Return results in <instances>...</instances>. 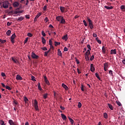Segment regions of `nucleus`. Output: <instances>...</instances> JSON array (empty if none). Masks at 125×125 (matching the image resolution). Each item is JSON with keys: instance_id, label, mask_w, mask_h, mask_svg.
Listing matches in <instances>:
<instances>
[{"instance_id": "3c124183", "label": "nucleus", "mask_w": 125, "mask_h": 125, "mask_svg": "<svg viewBox=\"0 0 125 125\" xmlns=\"http://www.w3.org/2000/svg\"><path fill=\"white\" fill-rule=\"evenodd\" d=\"M31 78H32V81H33V82H36V79H35L34 76H32Z\"/></svg>"}, {"instance_id": "c9c22d12", "label": "nucleus", "mask_w": 125, "mask_h": 125, "mask_svg": "<svg viewBox=\"0 0 125 125\" xmlns=\"http://www.w3.org/2000/svg\"><path fill=\"white\" fill-rule=\"evenodd\" d=\"M104 117L105 119H107V113L105 112L104 113Z\"/></svg>"}, {"instance_id": "393cba45", "label": "nucleus", "mask_w": 125, "mask_h": 125, "mask_svg": "<svg viewBox=\"0 0 125 125\" xmlns=\"http://www.w3.org/2000/svg\"><path fill=\"white\" fill-rule=\"evenodd\" d=\"M107 105H108V107H109V108L110 109V110H113V106H112L111 104H108Z\"/></svg>"}, {"instance_id": "ea45409f", "label": "nucleus", "mask_w": 125, "mask_h": 125, "mask_svg": "<svg viewBox=\"0 0 125 125\" xmlns=\"http://www.w3.org/2000/svg\"><path fill=\"white\" fill-rule=\"evenodd\" d=\"M60 44H61L60 42H55V46L60 45Z\"/></svg>"}, {"instance_id": "a19ab883", "label": "nucleus", "mask_w": 125, "mask_h": 125, "mask_svg": "<svg viewBox=\"0 0 125 125\" xmlns=\"http://www.w3.org/2000/svg\"><path fill=\"white\" fill-rule=\"evenodd\" d=\"M27 36H28V37L31 38L32 37H33V34H32L30 33H28Z\"/></svg>"}, {"instance_id": "f8f14e48", "label": "nucleus", "mask_w": 125, "mask_h": 125, "mask_svg": "<svg viewBox=\"0 0 125 125\" xmlns=\"http://www.w3.org/2000/svg\"><path fill=\"white\" fill-rule=\"evenodd\" d=\"M9 124L10 125H17L16 124H15V123L12 120H9Z\"/></svg>"}, {"instance_id": "680f3d73", "label": "nucleus", "mask_w": 125, "mask_h": 125, "mask_svg": "<svg viewBox=\"0 0 125 125\" xmlns=\"http://www.w3.org/2000/svg\"><path fill=\"white\" fill-rule=\"evenodd\" d=\"M109 74L110 75L113 76V73H112V70L109 71Z\"/></svg>"}, {"instance_id": "ddd939ff", "label": "nucleus", "mask_w": 125, "mask_h": 125, "mask_svg": "<svg viewBox=\"0 0 125 125\" xmlns=\"http://www.w3.org/2000/svg\"><path fill=\"white\" fill-rule=\"evenodd\" d=\"M120 9H121V11L123 12H125V5H121L120 7Z\"/></svg>"}, {"instance_id": "39448f33", "label": "nucleus", "mask_w": 125, "mask_h": 125, "mask_svg": "<svg viewBox=\"0 0 125 125\" xmlns=\"http://www.w3.org/2000/svg\"><path fill=\"white\" fill-rule=\"evenodd\" d=\"M31 57L32 58L34 59H37L39 58V56L36 55L34 52H32V54L31 55Z\"/></svg>"}, {"instance_id": "aec40b11", "label": "nucleus", "mask_w": 125, "mask_h": 125, "mask_svg": "<svg viewBox=\"0 0 125 125\" xmlns=\"http://www.w3.org/2000/svg\"><path fill=\"white\" fill-rule=\"evenodd\" d=\"M42 44H46V40L45 39V38L44 37H42Z\"/></svg>"}, {"instance_id": "6ab92c4d", "label": "nucleus", "mask_w": 125, "mask_h": 125, "mask_svg": "<svg viewBox=\"0 0 125 125\" xmlns=\"http://www.w3.org/2000/svg\"><path fill=\"white\" fill-rule=\"evenodd\" d=\"M104 8H106L107 10H110L113 9V6H105Z\"/></svg>"}, {"instance_id": "2eb2a0df", "label": "nucleus", "mask_w": 125, "mask_h": 125, "mask_svg": "<svg viewBox=\"0 0 125 125\" xmlns=\"http://www.w3.org/2000/svg\"><path fill=\"white\" fill-rule=\"evenodd\" d=\"M110 54H116V49H111Z\"/></svg>"}, {"instance_id": "6e6552de", "label": "nucleus", "mask_w": 125, "mask_h": 125, "mask_svg": "<svg viewBox=\"0 0 125 125\" xmlns=\"http://www.w3.org/2000/svg\"><path fill=\"white\" fill-rule=\"evenodd\" d=\"M56 19H57V21H60L61 20H63L64 19L62 16H58L56 18Z\"/></svg>"}, {"instance_id": "2f4dec72", "label": "nucleus", "mask_w": 125, "mask_h": 125, "mask_svg": "<svg viewBox=\"0 0 125 125\" xmlns=\"http://www.w3.org/2000/svg\"><path fill=\"white\" fill-rule=\"evenodd\" d=\"M41 13H39L38 14H37V15H36V17H35V18H39V17H40L41 16Z\"/></svg>"}, {"instance_id": "b1692460", "label": "nucleus", "mask_w": 125, "mask_h": 125, "mask_svg": "<svg viewBox=\"0 0 125 125\" xmlns=\"http://www.w3.org/2000/svg\"><path fill=\"white\" fill-rule=\"evenodd\" d=\"M62 40H64L65 41H67L68 40L67 35H66L64 36L63 37H62Z\"/></svg>"}, {"instance_id": "f3484780", "label": "nucleus", "mask_w": 125, "mask_h": 125, "mask_svg": "<svg viewBox=\"0 0 125 125\" xmlns=\"http://www.w3.org/2000/svg\"><path fill=\"white\" fill-rule=\"evenodd\" d=\"M89 55H90V54H85V59H86V61H89V60H90L88 57Z\"/></svg>"}, {"instance_id": "423d86ee", "label": "nucleus", "mask_w": 125, "mask_h": 125, "mask_svg": "<svg viewBox=\"0 0 125 125\" xmlns=\"http://www.w3.org/2000/svg\"><path fill=\"white\" fill-rule=\"evenodd\" d=\"M44 82H45V84H47L48 85H50V82L47 80L46 76H44Z\"/></svg>"}, {"instance_id": "bb28decb", "label": "nucleus", "mask_w": 125, "mask_h": 125, "mask_svg": "<svg viewBox=\"0 0 125 125\" xmlns=\"http://www.w3.org/2000/svg\"><path fill=\"white\" fill-rule=\"evenodd\" d=\"M24 19V18L22 17H20V18H18V20H17V21H22V20H23Z\"/></svg>"}, {"instance_id": "9d476101", "label": "nucleus", "mask_w": 125, "mask_h": 125, "mask_svg": "<svg viewBox=\"0 0 125 125\" xmlns=\"http://www.w3.org/2000/svg\"><path fill=\"white\" fill-rule=\"evenodd\" d=\"M49 44L50 46V49H52L53 50V46L52 45V41L51 40H49Z\"/></svg>"}, {"instance_id": "c03bdc74", "label": "nucleus", "mask_w": 125, "mask_h": 125, "mask_svg": "<svg viewBox=\"0 0 125 125\" xmlns=\"http://www.w3.org/2000/svg\"><path fill=\"white\" fill-rule=\"evenodd\" d=\"M13 12H14L13 11H8V12H7V13H8V14H9V15H10V14H13Z\"/></svg>"}, {"instance_id": "9b49d317", "label": "nucleus", "mask_w": 125, "mask_h": 125, "mask_svg": "<svg viewBox=\"0 0 125 125\" xmlns=\"http://www.w3.org/2000/svg\"><path fill=\"white\" fill-rule=\"evenodd\" d=\"M19 2L17 1L15 2L13 4V6L14 7H18L19 6Z\"/></svg>"}, {"instance_id": "20e7f679", "label": "nucleus", "mask_w": 125, "mask_h": 125, "mask_svg": "<svg viewBox=\"0 0 125 125\" xmlns=\"http://www.w3.org/2000/svg\"><path fill=\"white\" fill-rule=\"evenodd\" d=\"M17 37L15 33L13 34L12 36H11V42L13 43H14V39Z\"/></svg>"}, {"instance_id": "72a5a7b5", "label": "nucleus", "mask_w": 125, "mask_h": 125, "mask_svg": "<svg viewBox=\"0 0 125 125\" xmlns=\"http://www.w3.org/2000/svg\"><path fill=\"white\" fill-rule=\"evenodd\" d=\"M38 89L40 90H42V88L41 87V83H38Z\"/></svg>"}, {"instance_id": "37998d69", "label": "nucleus", "mask_w": 125, "mask_h": 125, "mask_svg": "<svg viewBox=\"0 0 125 125\" xmlns=\"http://www.w3.org/2000/svg\"><path fill=\"white\" fill-rule=\"evenodd\" d=\"M82 106V104H81V103L79 102L78 105V107H79V108H81Z\"/></svg>"}, {"instance_id": "e2e57ef3", "label": "nucleus", "mask_w": 125, "mask_h": 125, "mask_svg": "<svg viewBox=\"0 0 125 125\" xmlns=\"http://www.w3.org/2000/svg\"><path fill=\"white\" fill-rule=\"evenodd\" d=\"M93 38H97V34H96V33H93Z\"/></svg>"}, {"instance_id": "c85d7f7f", "label": "nucleus", "mask_w": 125, "mask_h": 125, "mask_svg": "<svg viewBox=\"0 0 125 125\" xmlns=\"http://www.w3.org/2000/svg\"><path fill=\"white\" fill-rule=\"evenodd\" d=\"M90 49H88L87 51L86 52V53H85V55H90Z\"/></svg>"}, {"instance_id": "69168bd1", "label": "nucleus", "mask_w": 125, "mask_h": 125, "mask_svg": "<svg viewBox=\"0 0 125 125\" xmlns=\"http://www.w3.org/2000/svg\"><path fill=\"white\" fill-rule=\"evenodd\" d=\"M1 124H4V121L0 120V125Z\"/></svg>"}, {"instance_id": "a878e982", "label": "nucleus", "mask_w": 125, "mask_h": 125, "mask_svg": "<svg viewBox=\"0 0 125 125\" xmlns=\"http://www.w3.org/2000/svg\"><path fill=\"white\" fill-rule=\"evenodd\" d=\"M95 76L96 77H97V79H98L99 81H101V78L99 77V75L97 73H95Z\"/></svg>"}, {"instance_id": "0eeeda50", "label": "nucleus", "mask_w": 125, "mask_h": 125, "mask_svg": "<svg viewBox=\"0 0 125 125\" xmlns=\"http://www.w3.org/2000/svg\"><path fill=\"white\" fill-rule=\"evenodd\" d=\"M94 71H95V68H94V64H90V71H91L92 72H94Z\"/></svg>"}, {"instance_id": "49530a36", "label": "nucleus", "mask_w": 125, "mask_h": 125, "mask_svg": "<svg viewBox=\"0 0 125 125\" xmlns=\"http://www.w3.org/2000/svg\"><path fill=\"white\" fill-rule=\"evenodd\" d=\"M86 47H87L88 49L91 50V48H90V45L89 44H87Z\"/></svg>"}, {"instance_id": "4c0bfd02", "label": "nucleus", "mask_w": 125, "mask_h": 125, "mask_svg": "<svg viewBox=\"0 0 125 125\" xmlns=\"http://www.w3.org/2000/svg\"><path fill=\"white\" fill-rule=\"evenodd\" d=\"M83 22L84 26H85V27L87 26V24H86V21L85 20L83 21Z\"/></svg>"}, {"instance_id": "13d9d810", "label": "nucleus", "mask_w": 125, "mask_h": 125, "mask_svg": "<svg viewBox=\"0 0 125 125\" xmlns=\"http://www.w3.org/2000/svg\"><path fill=\"white\" fill-rule=\"evenodd\" d=\"M116 103H117V105H118V106H121V104L120 102L117 101Z\"/></svg>"}, {"instance_id": "dca6fc26", "label": "nucleus", "mask_w": 125, "mask_h": 125, "mask_svg": "<svg viewBox=\"0 0 125 125\" xmlns=\"http://www.w3.org/2000/svg\"><path fill=\"white\" fill-rule=\"evenodd\" d=\"M62 87H63L64 89H65V90H68V87L65 85L64 83H62Z\"/></svg>"}, {"instance_id": "58836bf2", "label": "nucleus", "mask_w": 125, "mask_h": 125, "mask_svg": "<svg viewBox=\"0 0 125 125\" xmlns=\"http://www.w3.org/2000/svg\"><path fill=\"white\" fill-rule=\"evenodd\" d=\"M49 53H50V52H49V51H46V52H45V53H44V56H45V57L47 56V55H48V54Z\"/></svg>"}, {"instance_id": "8fccbe9b", "label": "nucleus", "mask_w": 125, "mask_h": 125, "mask_svg": "<svg viewBox=\"0 0 125 125\" xmlns=\"http://www.w3.org/2000/svg\"><path fill=\"white\" fill-rule=\"evenodd\" d=\"M13 103H14L15 105H18V102L17 101H13Z\"/></svg>"}, {"instance_id": "338daca9", "label": "nucleus", "mask_w": 125, "mask_h": 125, "mask_svg": "<svg viewBox=\"0 0 125 125\" xmlns=\"http://www.w3.org/2000/svg\"><path fill=\"white\" fill-rule=\"evenodd\" d=\"M1 76H2L3 77L5 76V74L3 72L1 73Z\"/></svg>"}, {"instance_id": "c756f323", "label": "nucleus", "mask_w": 125, "mask_h": 125, "mask_svg": "<svg viewBox=\"0 0 125 125\" xmlns=\"http://www.w3.org/2000/svg\"><path fill=\"white\" fill-rule=\"evenodd\" d=\"M96 41L98 42L99 44H101V41L98 39V38H96Z\"/></svg>"}, {"instance_id": "4d7b16f0", "label": "nucleus", "mask_w": 125, "mask_h": 125, "mask_svg": "<svg viewBox=\"0 0 125 125\" xmlns=\"http://www.w3.org/2000/svg\"><path fill=\"white\" fill-rule=\"evenodd\" d=\"M24 101H25V103H26L28 101V99L27 97H25V98H24Z\"/></svg>"}, {"instance_id": "e433bc0d", "label": "nucleus", "mask_w": 125, "mask_h": 125, "mask_svg": "<svg viewBox=\"0 0 125 125\" xmlns=\"http://www.w3.org/2000/svg\"><path fill=\"white\" fill-rule=\"evenodd\" d=\"M6 42L5 40H2V39H0V42L1 43H5Z\"/></svg>"}, {"instance_id": "09e8293b", "label": "nucleus", "mask_w": 125, "mask_h": 125, "mask_svg": "<svg viewBox=\"0 0 125 125\" xmlns=\"http://www.w3.org/2000/svg\"><path fill=\"white\" fill-rule=\"evenodd\" d=\"M81 89L82 90V91H84V89H83V85H81Z\"/></svg>"}, {"instance_id": "0e129e2a", "label": "nucleus", "mask_w": 125, "mask_h": 125, "mask_svg": "<svg viewBox=\"0 0 125 125\" xmlns=\"http://www.w3.org/2000/svg\"><path fill=\"white\" fill-rule=\"evenodd\" d=\"M76 62H77V64H80L79 60H77V59H76Z\"/></svg>"}, {"instance_id": "1a4fd4ad", "label": "nucleus", "mask_w": 125, "mask_h": 125, "mask_svg": "<svg viewBox=\"0 0 125 125\" xmlns=\"http://www.w3.org/2000/svg\"><path fill=\"white\" fill-rule=\"evenodd\" d=\"M16 80H20V81H22V78L19 75H16Z\"/></svg>"}, {"instance_id": "774afa93", "label": "nucleus", "mask_w": 125, "mask_h": 125, "mask_svg": "<svg viewBox=\"0 0 125 125\" xmlns=\"http://www.w3.org/2000/svg\"><path fill=\"white\" fill-rule=\"evenodd\" d=\"M61 110H64L65 108L63 106H61Z\"/></svg>"}, {"instance_id": "bf43d9fd", "label": "nucleus", "mask_w": 125, "mask_h": 125, "mask_svg": "<svg viewBox=\"0 0 125 125\" xmlns=\"http://www.w3.org/2000/svg\"><path fill=\"white\" fill-rule=\"evenodd\" d=\"M63 51H64V52L68 51V48H66V47H64Z\"/></svg>"}, {"instance_id": "a211bd4d", "label": "nucleus", "mask_w": 125, "mask_h": 125, "mask_svg": "<svg viewBox=\"0 0 125 125\" xmlns=\"http://www.w3.org/2000/svg\"><path fill=\"white\" fill-rule=\"evenodd\" d=\"M11 34V30H9L8 31H7V32H6L7 36H10Z\"/></svg>"}, {"instance_id": "052dcab7", "label": "nucleus", "mask_w": 125, "mask_h": 125, "mask_svg": "<svg viewBox=\"0 0 125 125\" xmlns=\"http://www.w3.org/2000/svg\"><path fill=\"white\" fill-rule=\"evenodd\" d=\"M44 21H45V22H47L49 21V20L48 19V18H45Z\"/></svg>"}, {"instance_id": "7ed1b4c3", "label": "nucleus", "mask_w": 125, "mask_h": 125, "mask_svg": "<svg viewBox=\"0 0 125 125\" xmlns=\"http://www.w3.org/2000/svg\"><path fill=\"white\" fill-rule=\"evenodd\" d=\"M34 105L35 109L36 111H38V110H39L38 103L36 100H34Z\"/></svg>"}, {"instance_id": "79ce46f5", "label": "nucleus", "mask_w": 125, "mask_h": 125, "mask_svg": "<svg viewBox=\"0 0 125 125\" xmlns=\"http://www.w3.org/2000/svg\"><path fill=\"white\" fill-rule=\"evenodd\" d=\"M5 88L7 90H11V88L10 87H9V86H6V87H5Z\"/></svg>"}, {"instance_id": "cd10ccee", "label": "nucleus", "mask_w": 125, "mask_h": 125, "mask_svg": "<svg viewBox=\"0 0 125 125\" xmlns=\"http://www.w3.org/2000/svg\"><path fill=\"white\" fill-rule=\"evenodd\" d=\"M11 59L12 61H13V62H14V63H17V62H18V61H17V60H15L13 57H12Z\"/></svg>"}, {"instance_id": "864d4df0", "label": "nucleus", "mask_w": 125, "mask_h": 125, "mask_svg": "<svg viewBox=\"0 0 125 125\" xmlns=\"http://www.w3.org/2000/svg\"><path fill=\"white\" fill-rule=\"evenodd\" d=\"M47 97V94H45L43 95V98L44 99H46Z\"/></svg>"}, {"instance_id": "5fc2aeb1", "label": "nucleus", "mask_w": 125, "mask_h": 125, "mask_svg": "<svg viewBox=\"0 0 125 125\" xmlns=\"http://www.w3.org/2000/svg\"><path fill=\"white\" fill-rule=\"evenodd\" d=\"M28 42V38H25V41H24V44L26 43V42Z\"/></svg>"}, {"instance_id": "f704fd0d", "label": "nucleus", "mask_w": 125, "mask_h": 125, "mask_svg": "<svg viewBox=\"0 0 125 125\" xmlns=\"http://www.w3.org/2000/svg\"><path fill=\"white\" fill-rule=\"evenodd\" d=\"M65 23H66V21H65L64 19L61 20V24H64Z\"/></svg>"}, {"instance_id": "f03ea898", "label": "nucleus", "mask_w": 125, "mask_h": 125, "mask_svg": "<svg viewBox=\"0 0 125 125\" xmlns=\"http://www.w3.org/2000/svg\"><path fill=\"white\" fill-rule=\"evenodd\" d=\"M0 5L1 6H2V7H3V8L7 9L9 8V2H8V1H5Z\"/></svg>"}, {"instance_id": "a18cd8bd", "label": "nucleus", "mask_w": 125, "mask_h": 125, "mask_svg": "<svg viewBox=\"0 0 125 125\" xmlns=\"http://www.w3.org/2000/svg\"><path fill=\"white\" fill-rule=\"evenodd\" d=\"M94 56L93 55V56H92L90 57V61H92L94 60Z\"/></svg>"}, {"instance_id": "412c9836", "label": "nucleus", "mask_w": 125, "mask_h": 125, "mask_svg": "<svg viewBox=\"0 0 125 125\" xmlns=\"http://www.w3.org/2000/svg\"><path fill=\"white\" fill-rule=\"evenodd\" d=\"M60 9H61V12H62V13L64 12V10H65V8L64 7L61 6L60 7Z\"/></svg>"}, {"instance_id": "f257e3e1", "label": "nucleus", "mask_w": 125, "mask_h": 125, "mask_svg": "<svg viewBox=\"0 0 125 125\" xmlns=\"http://www.w3.org/2000/svg\"><path fill=\"white\" fill-rule=\"evenodd\" d=\"M88 22H89V27H90V29L92 30L94 29V24H93V21L89 18H87Z\"/></svg>"}, {"instance_id": "4468645a", "label": "nucleus", "mask_w": 125, "mask_h": 125, "mask_svg": "<svg viewBox=\"0 0 125 125\" xmlns=\"http://www.w3.org/2000/svg\"><path fill=\"white\" fill-rule=\"evenodd\" d=\"M61 117L62 118V119L64 121H66L67 119L66 116L63 114H61Z\"/></svg>"}, {"instance_id": "473e14b6", "label": "nucleus", "mask_w": 125, "mask_h": 125, "mask_svg": "<svg viewBox=\"0 0 125 125\" xmlns=\"http://www.w3.org/2000/svg\"><path fill=\"white\" fill-rule=\"evenodd\" d=\"M58 56L60 57L62 56V53H61V51H60V49H58Z\"/></svg>"}, {"instance_id": "5701e85b", "label": "nucleus", "mask_w": 125, "mask_h": 125, "mask_svg": "<svg viewBox=\"0 0 125 125\" xmlns=\"http://www.w3.org/2000/svg\"><path fill=\"white\" fill-rule=\"evenodd\" d=\"M104 68H108V62H106L104 64Z\"/></svg>"}, {"instance_id": "7c9ffc66", "label": "nucleus", "mask_w": 125, "mask_h": 125, "mask_svg": "<svg viewBox=\"0 0 125 125\" xmlns=\"http://www.w3.org/2000/svg\"><path fill=\"white\" fill-rule=\"evenodd\" d=\"M69 121H70V123L72 125L74 124V120L72 119V118H70V117L68 118Z\"/></svg>"}, {"instance_id": "4be33fe9", "label": "nucleus", "mask_w": 125, "mask_h": 125, "mask_svg": "<svg viewBox=\"0 0 125 125\" xmlns=\"http://www.w3.org/2000/svg\"><path fill=\"white\" fill-rule=\"evenodd\" d=\"M102 53L104 54L106 53V49H105L104 46H103V47H102Z\"/></svg>"}, {"instance_id": "603ef678", "label": "nucleus", "mask_w": 125, "mask_h": 125, "mask_svg": "<svg viewBox=\"0 0 125 125\" xmlns=\"http://www.w3.org/2000/svg\"><path fill=\"white\" fill-rule=\"evenodd\" d=\"M41 49H42V50H43V51L47 50V48H46V47H44L41 48Z\"/></svg>"}, {"instance_id": "6e6d98bb", "label": "nucleus", "mask_w": 125, "mask_h": 125, "mask_svg": "<svg viewBox=\"0 0 125 125\" xmlns=\"http://www.w3.org/2000/svg\"><path fill=\"white\" fill-rule=\"evenodd\" d=\"M42 35L43 37H45L46 36V34L44 33V31H42Z\"/></svg>"}, {"instance_id": "de8ad7c7", "label": "nucleus", "mask_w": 125, "mask_h": 125, "mask_svg": "<svg viewBox=\"0 0 125 125\" xmlns=\"http://www.w3.org/2000/svg\"><path fill=\"white\" fill-rule=\"evenodd\" d=\"M12 22H9V21L7 22V26H11Z\"/></svg>"}]
</instances>
